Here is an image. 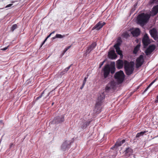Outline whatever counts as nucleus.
I'll return each instance as SVG.
<instances>
[{"label":"nucleus","mask_w":158,"mask_h":158,"mask_svg":"<svg viewBox=\"0 0 158 158\" xmlns=\"http://www.w3.org/2000/svg\"><path fill=\"white\" fill-rule=\"evenodd\" d=\"M103 65V64H102V63L101 62L99 64V67L101 68Z\"/></svg>","instance_id":"ea45409f"},{"label":"nucleus","mask_w":158,"mask_h":158,"mask_svg":"<svg viewBox=\"0 0 158 158\" xmlns=\"http://www.w3.org/2000/svg\"><path fill=\"white\" fill-rule=\"evenodd\" d=\"M64 121V118L63 115L57 116L55 117L53 120V123L56 124L62 122Z\"/></svg>","instance_id":"9d476101"},{"label":"nucleus","mask_w":158,"mask_h":158,"mask_svg":"<svg viewBox=\"0 0 158 158\" xmlns=\"http://www.w3.org/2000/svg\"><path fill=\"white\" fill-rule=\"evenodd\" d=\"M158 0H150V3L151 4H152L153 3H158Z\"/></svg>","instance_id":"c756f323"},{"label":"nucleus","mask_w":158,"mask_h":158,"mask_svg":"<svg viewBox=\"0 0 158 158\" xmlns=\"http://www.w3.org/2000/svg\"><path fill=\"white\" fill-rule=\"evenodd\" d=\"M85 85V84H84L83 85V83L82 86L80 87V89H83V88L84 86Z\"/></svg>","instance_id":"58836bf2"},{"label":"nucleus","mask_w":158,"mask_h":158,"mask_svg":"<svg viewBox=\"0 0 158 158\" xmlns=\"http://www.w3.org/2000/svg\"><path fill=\"white\" fill-rule=\"evenodd\" d=\"M105 98V92H103L98 96L97 100L96 101L94 111L95 112L99 113L101 111V104L102 101Z\"/></svg>","instance_id":"f03ea898"},{"label":"nucleus","mask_w":158,"mask_h":158,"mask_svg":"<svg viewBox=\"0 0 158 158\" xmlns=\"http://www.w3.org/2000/svg\"><path fill=\"white\" fill-rule=\"evenodd\" d=\"M51 34H50L49 35H48L47 37H46L47 39H48V38H49L51 35Z\"/></svg>","instance_id":"a19ab883"},{"label":"nucleus","mask_w":158,"mask_h":158,"mask_svg":"<svg viewBox=\"0 0 158 158\" xmlns=\"http://www.w3.org/2000/svg\"><path fill=\"white\" fill-rule=\"evenodd\" d=\"M55 31H53L52 33H51V35H52L53 34H54L55 33Z\"/></svg>","instance_id":"37998d69"},{"label":"nucleus","mask_w":158,"mask_h":158,"mask_svg":"<svg viewBox=\"0 0 158 158\" xmlns=\"http://www.w3.org/2000/svg\"><path fill=\"white\" fill-rule=\"evenodd\" d=\"M124 68L126 74L128 75H131L134 70V64L133 62L129 63L127 60L124 62Z\"/></svg>","instance_id":"7ed1b4c3"},{"label":"nucleus","mask_w":158,"mask_h":158,"mask_svg":"<svg viewBox=\"0 0 158 158\" xmlns=\"http://www.w3.org/2000/svg\"><path fill=\"white\" fill-rule=\"evenodd\" d=\"M72 65V64L71 65H70L69 66L65 69L63 71V72H64V73H63L62 74H63L67 72L69 69Z\"/></svg>","instance_id":"cd10ccee"},{"label":"nucleus","mask_w":158,"mask_h":158,"mask_svg":"<svg viewBox=\"0 0 158 158\" xmlns=\"http://www.w3.org/2000/svg\"><path fill=\"white\" fill-rule=\"evenodd\" d=\"M142 42L145 46H147L150 43L149 37L147 34H145L142 39Z\"/></svg>","instance_id":"9b49d317"},{"label":"nucleus","mask_w":158,"mask_h":158,"mask_svg":"<svg viewBox=\"0 0 158 158\" xmlns=\"http://www.w3.org/2000/svg\"><path fill=\"white\" fill-rule=\"evenodd\" d=\"M8 46L7 47H5L3 48H2L1 49L2 50H3V51H5L6 50L7 48H8Z\"/></svg>","instance_id":"c9c22d12"},{"label":"nucleus","mask_w":158,"mask_h":158,"mask_svg":"<svg viewBox=\"0 0 158 158\" xmlns=\"http://www.w3.org/2000/svg\"><path fill=\"white\" fill-rule=\"evenodd\" d=\"M71 142L69 141L66 140L64 141L62 145V147L63 148H69L70 147V144H71Z\"/></svg>","instance_id":"aec40b11"},{"label":"nucleus","mask_w":158,"mask_h":158,"mask_svg":"<svg viewBox=\"0 0 158 158\" xmlns=\"http://www.w3.org/2000/svg\"><path fill=\"white\" fill-rule=\"evenodd\" d=\"M54 104V102H53L52 103V105H53Z\"/></svg>","instance_id":"de8ad7c7"},{"label":"nucleus","mask_w":158,"mask_h":158,"mask_svg":"<svg viewBox=\"0 0 158 158\" xmlns=\"http://www.w3.org/2000/svg\"><path fill=\"white\" fill-rule=\"evenodd\" d=\"M125 142V139H123L122 140H118L115 143V144L114 145L113 148L112 147H111V148H114L116 147L117 148L119 147L122 145Z\"/></svg>","instance_id":"dca6fc26"},{"label":"nucleus","mask_w":158,"mask_h":158,"mask_svg":"<svg viewBox=\"0 0 158 158\" xmlns=\"http://www.w3.org/2000/svg\"><path fill=\"white\" fill-rule=\"evenodd\" d=\"M108 56L110 58L112 59H115L116 57V54L114 50H111L109 52Z\"/></svg>","instance_id":"6ab92c4d"},{"label":"nucleus","mask_w":158,"mask_h":158,"mask_svg":"<svg viewBox=\"0 0 158 158\" xmlns=\"http://www.w3.org/2000/svg\"><path fill=\"white\" fill-rule=\"evenodd\" d=\"M121 41V38H118V43L114 46V47L115 48L116 52L118 54L120 55V56H122L123 55L122 53V51L120 50L119 47V46L120 44V41Z\"/></svg>","instance_id":"6e6552de"},{"label":"nucleus","mask_w":158,"mask_h":158,"mask_svg":"<svg viewBox=\"0 0 158 158\" xmlns=\"http://www.w3.org/2000/svg\"><path fill=\"white\" fill-rule=\"evenodd\" d=\"M155 102L156 103H157L158 102V97H157L156 98L155 101Z\"/></svg>","instance_id":"4c0bfd02"},{"label":"nucleus","mask_w":158,"mask_h":158,"mask_svg":"<svg viewBox=\"0 0 158 158\" xmlns=\"http://www.w3.org/2000/svg\"><path fill=\"white\" fill-rule=\"evenodd\" d=\"M104 61H103L101 62V63H102V64H104Z\"/></svg>","instance_id":"a18cd8bd"},{"label":"nucleus","mask_w":158,"mask_h":158,"mask_svg":"<svg viewBox=\"0 0 158 158\" xmlns=\"http://www.w3.org/2000/svg\"><path fill=\"white\" fill-rule=\"evenodd\" d=\"M156 79H155L153 81H152L144 90V92H145L147 91L148 89L156 81Z\"/></svg>","instance_id":"393cba45"},{"label":"nucleus","mask_w":158,"mask_h":158,"mask_svg":"<svg viewBox=\"0 0 158 158\" xmlns=\"http://www.w3.org/2000/svg\"><path fill=\"white\" fill-rule=\"evenodd\" d=\"M131 33L134 36H137L140 33V31L139 28H136L132 31Z\"/></svg>","instance_id":"f3484780"},{"label":"nucleus","mask_w":158,"mask_h":158,"mask_svg":"<svg viewBox=\"0 0 158 158\" xmlns=\"http://www.w3.org/2000/svg\"><path fill=\"white\" fill-rule=\"evenodd\" d=\"M14 146V144H13V143H10V148H12V147H13Z\"/></svg>","instance_id":"f704fd0d"},{"label":"nucleus","mask_w":158,"mask_h":158,"mask_svg":"<svg viewBox=\"0 0 158 158\" xmlns=\"http://www.w3.org/2000/svg\"><path fill=\"white\" fill-rule=\"evenodd\" d=\"M115 67L114 65H111L110 66L109 64H107L104 66L103 69L104 72V77L105 78H106L108 76L110 72L112 74L114 73L115 71Z\"/></svg>","instance_id":"20e7f679"},{"label":"nucleus","mask_w":158,"mask_h":158,"mask_svg":"<svg viewBox=\"0 0 158 158\" xmlns=\"http://www.w3.org/2000/svg\"><path fill=\"white\" fill-rule=\"evenodd\" d=\"M47 39H47V38H46L45 39V40L44 41H45V42L46 41V40H47Z\"/></svg>","instance_id":"c03bdc74"},{"label":"nucleus","mask_w":158,"mask_h":158,"mask_svg":"<svg viewBox=\"0 0 158 158\" xmlns=\"http://www.w3.org/2000/svg\"><path fill=\"white\" fill-rule=\"evenodd\" d=\"M90 122V121H89L88 122H86L83 125V127H86L87 125H89Z\"/></svg>","instance_id":"c85d7f7f"},{"label":"nucleus","mask_w":158,"mask_h":158,"mask_svg":"<svg viewBox=\"0 0 158 158\" xmlns=\"http://www.w3.org/2000/svg\"><path fill=\"white\" fill-rule=\"evenodd\" d=\"M65 37V36L64 35H62L61 34H56V36L53 37L52 39H55L56 38H60V39H62L63 38Z\"/></svg>","instance_id":"5701e85b"},{"label":"nucleus","mask_w":158,"mask_h":158,"mask_svg":"<svg viewBox=\"0 0 158 158\" xmlns=\"http://www.w3.org/2000/svg\"><path fill=\"white\" fill-rule=\"evenodd\" d=\"M71 47V46H70L66 47L64 51V53H65Z\"/></svg>","instance_id":"2f4dec72"},{"label":"nucleus","mask_w":158,"mask_h":158,"mask_svg":"<svg viewBox=\"0 0 158 158\" xmlns=\"http://www.w3.org/2000/svg\"><path fill=\"white\" fill-rule=\"evenodd\" d=\"M115 86V84L113 82H111L108 84L106 87V91H108L111 89H113Z\"/></svg>","instance_id":"2eb2a0df"},{"label":"nucleus","mask_w":158,"mask_h":158,"mask_svg":"<svg viewBox=\"0 0 158 158\" xmlns=\"http://www.w3.org/2000/svg\"><path fill=\"white\" fill-rule=\"evenodd\" d=\"M149 33L151 36L153 37L154 39L156 40L158 39V35L157 33V31L156 29L153 28L149 31Z\"/></svg>","instance_id":"1a4fd4ad"},{"label":"nucleus","mask_w":158,"mask_h":158,"mask_svg":"<svg viewBox=\"0 0 158 158\" xmlns=\"http://www.w3.org/2000/svg\"><path fill=\"white\" fill-rule=\"evenodd\" d=\"M121 41V38H118V43L114 46V47L115 48L116 52L118 54L120 55V56H122L123 55L122 53V51L120 50L119 47V46L120 44V41Z\"/></svg>","instance_id":"0eeeda50"},{"label":"nucleus","mask_w":158,"mask_h":158,"mask_svg":"<svg viewBox=\"0 0 158 158\" xmlns=\"http://www.w3.org/2000/svg\"><path fill=\"white\" fill-rule=\"evenodd\" d=\"M45 43V41H44L43 42V43L42 44L41 46H42Z\"/></svg>","instance_id":"79ce46f5"},{"label":"nucleus","mask_w":158,"mask_h":158,"mask_svg":"<svg viewBox=\"0 0 158 158\" xmlns=\"http://www.w3.org/2000/svg\"><path fill=\"white\" fill-rule=\"evenodd\" d=\"M139 48V45H137L134 48V50L133 51L134 53L136 54L138 52Z\"/></svg>","instance_id":"a878e982"},{"label":"nucleus","mask_w":158,"mask_h":158,"mask_svg":"<svg viewBox=\"0 0 158 158\" xmlns=\"http://www.w3.org/2000/svg\"><path fill=\"white\" fill-rule=\"evenodd\" d=\"M131 149H126L125 151L126 156H130L132 153Z\"/></svg>","instance_id":"412c9836"},{"label":"nucleus","mask_w":158,"mask_h":158,"mask_svg":"<svg viewBox=\"0 0 158 158\" xmlns=\"http://www.w3.org/2000/svg\"><path fill=\"white\" fill-rule=\"evenodd\" d=\"M148 131H141L139 133H138L136 135V137H139L141 135H143L144 134L148 133Z\"/></svg>","instance_id":"b1692460"},{"label":"nucleus","mask_w":158,"mask_h":158,"mask_svg":"<svg viewBox=\"0 0 158 158\" xmlns=\"http://www.w3.org/2000/svg\"><path fill=\"white\" fill-rule=\"evenodd\" d=\"M12 5H13V4H9L8 5H7L5 7V8H8V7H10Z\"/></svg>","instance_id":"72a5a7b5"},{"label":"nucleus","mask_w":158,"mask_h":158,"mask_svg":"<svg viewBox=\"0 0 158 158\" xmlns=\"http://www.w3.org/2000/svg\"><path fill=\"white\" fill-rule=\"evenodd\" d=\"M155 49L154 46H150L147 48L145 51V53L147 55L150 54Z\"/></svg>","instance_id":"4468645a"},{"label":"nucleus","mask_w":158,"mask_h":158,"mask_svg":"<svg viewBox=\"0 0 158 158\" xmlns=\"http://www.w3.org/2000/svg\"><path fill=\"white\" fill-rule=\"evenodd\" d=\"M87 78L86 77H85V78L84 79V80L83 81V85L84 84H85L86 81V79H87Z\"/></svg>","instance_id":"473e14b6"},{"label":"nucleus","mask_w":158,"mask_h":158,"mask_svg":"<svg viewBox=\"0 0 158 158\" xmlns=\"http://www.w3.org/2000/svg\"><path fill=\"white\" fill-rule=\"evenodd\" d=\"M96 46V44L94 42L93 43L87 48L86 50V52L85 55V56L87 55V54L89 53L92 50H93Z\"/></svg>","instance_id":"ddd939ff"},{"label":"nucleus","mask_w":158,"mask_h":158,"mask_svg":"<svg viewBox=\"0 0 158 158\" xmlns=\"http://www.w3.org/2000/svg\"><path fill=\"white\" fill-rule=\"evenodd\" d=\"M124 35L125 37H127L129 36V35L127 33L124 34Z\"/></svg>","instance_id":"e433bc0d"},{"label":"nucleus","mask_w":158,"mask_h":158,"mask_svg":"<svg viewBox=\"0 0 158 158\" xmlns=\"http://www.w3.org/2000/svg\"><path fill=\"white\" fill-rule=\"evenodd\" d=\"M105 24L104 22H99L92 29V30L96 29L97 30H98L101 28Z\"/></svg>","instance_id":"f8f14e48"},{"label":"nucleus","mask_w":158,"mask_h":158,"mask_svg":"<svg viewBox=\"0 0 158 158\" xmlns=\"http://www.w3.org/2000/svg\"><path fill=\"white\" fill-rule=\"evenodd\" d=\"M125 75L123 72L122 70L116 72L114 76L115 79L118 83H121L123 81Z\"/></svg>","instance_id":"39448f33"},{"label":"nucleus","mask_w":158,"mask_h":158,"mask_svg":"<svg viewBox=\"0 0 158 158\" xmlns=\"http://www.w3.org/2000/svg\"><path fill=\"white\" fill-rule=\"evenodd\" d=\"M124 63L122 60H118L117 62L116 66L118 69H121L123 66Z\"/></svg>","instance_id":"a211bd4d"},{"label":"nucleus","mask_w":158,"mask_h":158,"mask_svg":"<svg viewBox=\"0 0 158 158\" xmlns=\"http://www.w3.org/2000/svg\"><path fill=\"white\" fill-rule=\"evenodd\" d=\"M150 18V16L149 15L142 13L137 17V23L142 26H143L148 22Z\"/></svg>","instance_id":"f257e3e1"},{"label":"nucleus","mask_w":158,"mask_h":158,"mask_svg":"<svg viewBox=\"0 0 158 158\" xmlns=\"http://www.w3.org/2000/svg\"><path fill=\"white\" fill-rule=\"evenodd\" d=\"M44 91H43L42 92V93H41V95H40L39 97H37L36 98V100H38L40 98H41L42 97L43 94H44Z\"/></svg>","instance_id":"7c9ffc66"},{"label":"nucleus","mask_w":158,"mask_h":158,"mask_svg":"<svg viewBox=\"0 0 158 158\" xmlns=\"http://www.w3.org/2000/svg\"><path fill=\"white\" fill-rule=\"evenodd\" d=\"M157 97H158V95L157 96Z\"/></svg>","instance_id":"09e8293b"},{"label":"nucleus","mask_w":158,"mask_h":158,"mask_svg":"<svg viewBox=\"0 0 158 158\" xmlns=\"http://www.w3.org/2000/svg\"><path fill=\"white\" fill-rule=\"evenodd\" d=\"M136 67L139 68L140 67L144 62L143 56L142 55H140L139 57L136 59Z\"/></svg>","instance_id":"423d86ee"},{"label":"nucleus","mask_w":158,"mask_h":158,"mask_svg":"<svg viewBox=\"0 0 158 158\" xmlns=\"http://www.w3.org/2000/svg\"><path fill=\"white\" fill-rule=\"evenodd\" d=\"M17 27V25L16 24H15L13 25L12 27H11V30L13 31H14L15 30Z\"/></svg>","instance_id":"bb28decb"},{"label":"nucleus","mask_w":158,"mask_h":158,"mask_svg":"<svg viewBox=\"0 0 158 158\" xmlns=\"http://www.w3.org/2000/svg\"><path fill=\"white\" fill-rule=\"evenodd\" d=\"M2 123V121H0V123Z\"/></svg>","instance_id":"49530a36"},{"label":"nucleus","mask_w":158,"mask_h":158,"mask_svg":"<svg viewBox=\"0 0 158 158\" xmlns=\"http://www.w3.org/2000/svg\"><path fill=\"white\" fill-rule=\"evenodd\" d=\"M158 12V5H157L154 7L152 10V13L153 15H155Z\"/></svg>","instance_id":"4be33fe9"}]
</instances>
